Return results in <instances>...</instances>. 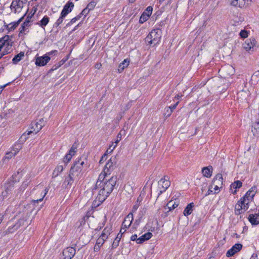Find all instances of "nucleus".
Returning a JSON list of instances; mask_svg holds the SVG:
<instances>
[{
  "instance_id": "obj_1",
  "label": "nucleus",
  "mask_w": 259,
  "mask_h": 259,
  "mask_svg": "<svg viewBox=\"0 0 259 259\" xmlns=\"http://www.w3.org/2000/svg\"><path fill=\"white\" fill-rule=\"evenodd\" d=\"M117 181L116 177H112L106 180L105 183L100 182L96 184L93 189V194L97 193L96 199L101 203L104 201L112 192Z\"/></svg>"
},
{
  "instance_id": "obj_2",
  "label": "nucleus",
  "mask_w": 259,
  "mask_h": 259,
  "mask_svg": "<svg viewBox=\"0 0 259 259\" xmlns=\"http://www.w3.org/2000/svg\"><path fill=\"white\" fill-rule=\"evenodd\" d=\"M161 38V30L159 29L152 30L146 38V41L154 46L157 44Z\"/></svg>"
},
{
  "instance_id": "obj_3",
  "label": "nucleus",
  "mask_w": 259,
  "mask_h": 259,
  "mask_svg": "<svg viewBox=\"0 0 259 259\" xmlns=\"http://www.w3.org/2000/svg\"><path fill=\"white\" fill-rule=\"evenodd\" d=\"M84 164V161L81 158L79 159L77 161L74 162L73 165L71 166L69 172L73 176L77 178L80 172L82 169V165Z\"/></svg>"
},
{
  "instance_id": "obj_4",
  "label": "nucleus",
  "mask_w": 259,
  "mask_h": 259,
  "mask_svg": "<svg viewBox=\"0 0 259 259\" xmlns=\"http://www.w3.org/2000/svg\"><path fill=\"white\" fill-rule=\"evenodd\" d=\"M117 162V159L116 156H112L106 164L103 172L105 174L110 175L111 171L114 169Z\"/></svg>"
},
{
  "instance_id": "obj_5",
  "label": "nucleus",
  "mask_w": 259,
  "mask_h": 259,
  "mask_svg": "<svg viewBox=\"0 0 259 259\" xmlns=\"http://www.w3.org/2000/svg\"><path fill=\"white\" fill-rule=\"evenodd\" d=\"M166 178H167V177L164 176L163 178L161 179L158 182V186H159V192L158 193V197L163 192L165 191V190L170 185V182L168 179H166Z\"/></svg>"
},
{
  "instance_id": "obj_6",
  "label": "nucleus",
  "mask_w": 259,
  "mask_h": 259,
  "mask_svg": "<svg viewBox=\"0 0 259 259\" xmlns=\"http://www.w3.org/2000/svg\"><path fill=\"white\" fill-rule=\"evenodd\" d=\"M76 250L72 247L64 249L62 253L61 259H71L75 254Z\"/></svg>"
},
{
  "instance_id": "obj_7",
  "label": "nucleus",
  "mask_w": 259,
  "mask_h": 259,
  "mask_svg": "<svg viewBox=\"0 0 259 259\" xmlns=\"http://www.w3.org/2000/svg\"><path fill=\"white\" fill-rule=\"evenodd\" d=\"M243 201H244L241 199L235 205V210L236 214H241L247 210L249 208V205H246Z\"/></svg>"
},
{
  "instance_id": "obj_8",
  "label": "nucleus",
  "mask_w": 259,
  "mask_h": 259,
  "mask_svg": "<svg viewBox=\"0 0 259 259\" xmlns=\"http://www.w3.org/2000/svg\"><path fill=\"white\" fill-rule=\"evenodd\" d=\"M234 72V68L231 65H226L219 70V72L224 76V78L233 75Z\"/></svg>"
},
{
  "instance_id": "obj_9",
  "label": "nucleus",
  "mask_w": 259,
  "mask_h": 259,
  "mask_svg": "<svg viewBox=\"0 0 259 259\" xmlns=\"http://www.w3.org/2000/svg\"><path fill=\"white\" fill-rule=\"evenodd\" d=\"M256 41L254 38H250L245 40L243 44V48L247 52L253 51L254 47H255Z\"/></svg>"
},
{
  "instance_id": "obj_10",
  "label": "nucleus",
  "mask_w": 259,
  "mask_h": 259,
  "mask_svg": "<svg viewBox=\"0 0 259 259\" xmlns=\"http://www.w3.org/2000/svg\"><path fill=\"white\" fill-rule=\"evenodd\" d=\"M255 194V188L253 189V188H251L246 192L245 196L242 198H241L244 201L243 202H244V203H245L246 205H249V202L252 201Z\"/></svg>"
},
{
  "instance_id": "obj_11",
  "label": "nucleus",
  "mask_w": 259,
  "mask_h": 259,
  "mask_svg": "<svg viewBox=\"0 0 259 259\" xmlns=\"http://www.w3.org/2000/svg\"><path fill=\"white\" fill-rule=\"evenodd\" d=\"M251 2V0H232L231 5L233 6L245 8L248 7Z\"/></svg>"
},
{
  "instance_id": "obj_12",
  "label": "nucleus",
  "mask_w": 259,
  "mask_h": 259,
  "mask_svg": "<svg viewBox=\"0 0 259 259\" xmlns=\"http://www.w3.org/2000/svg\"><path fill=\"white\" fill-rule=\"evenodd\" d=\"M153 8L151 6L148 7L141 16L139 20L140 23H143L146 21L152 14Z\"/></svg>"
},
{
  "instance_id": "obj_13",
  "label": "nucleus",
  "mask_w": 259,
  "mask_h": 259,
  "mask_svg": "<svg viewBox=\"0 0 259 259\" xmlns=\"http://www.w3.org/2000/svg\"><path fill=\"white\" fill-rule=\"evenodd\" d=\"M50 60V57L46 55L41 57H37L36 58L35 64L38 66H44Z\"/></svg>"
},
{
  "instance_id": "obj_14",
  "label": "nucleus",
  "mask_w": 259,
  "mask_h": 259,
  "mask_svg": "<svg viewBox=\"0 0 259 259\" xmlns=\"http://www.w3.org/2000/svg\"><path fill=\"white\" fill-rule=\"evenodd\" d=\"M45 125V124H41L39 122H32L31 124L32 131H29L27 133V135H29L31 133H34L35 134L37 133Z\"/></svg>"
},
{
  "instance_id": "obj_15",
  "label": "nucleus",
  "mask_w": 259,
  "mask_h": 259,
  "mask_svg": "<svg viewBox=\"0 0 259 259\" xmlns=\"http://www.w3.org/2000/svg\"><path fill=\"white\" fill-rule=\"evenodd\" d=\"M133 220V215L132 214V212H130L125 218L124 221H123L122 226L126 229L128 228L131 225Z\"/></svg>"
},
{
  "instance_id": "obj_16",
  "label": "nucleus",
  "mask_w": 259,
  "mask_h": 259,
  "mask_svg": "<svg viewBox=\"0 0 259 259\" xmlns=\"http://www.w3.org/2000/svg\"><path fill=\"white\" fill-rule=\"evenodd\" d=\"M74 7V4L72 2H68L64 7L62 12L61 14L62 15L66 16L69 13L71 12L72 9Z\"/></svg>"
},
{
  "instance_id": "obj_17",
  "label": "nucleus",
  "mask_w": 259,
  "mask_h": 259,
  "mask_svg": "<svg viewBox=\"0 0 259 259\" xmlns=\"http://www.w3.org/2000/svg\"><path fill=\"white\" fill-rule=\"evenodd\" d=\"M26 219L25 218H21L20 219L17 223L15 224V225H14V226L12 228L9 227V231L10 232H13L15 230H17L19 229L21 226L24 225L25 222L26 221Z\"/></svg>"
},
{
  "instance_id": "obj_18",
  "label": "nucleus",
  "mask_w": 259,
  "mask_h": 259,
  "mask_svg": "<svg viewBox=\"0 0 259 259\" xmlns=\"http://www.w3.org/2000/svg\"><path fill=\"white\" fill-rule=\"evenodd\" d=\"M152 234L150 232L145 233V234L138 238V239L137 240V243L138 244H141L143 243L145 241L148 240L149 239H150L152 237Z\"/></svg>"
},
{
  "instance_id": "obj_19",
  "label": "nucleus",
  "mask_w": 259,
  "mask_h": 259,
  "mask_svg": "<svg viewBox=\"0 0 259 259\" xmlns=\"http://www.w3.org/2000/svg\"><path fill=\"white\" fill-rule=\"evenodd\" d=\"M248 220L252 225H257L259 224V212L256 214H251L248 217Z\"/></svg>"
},
{
  "instance_id": "obj_20",
  "label": "nucleus",
  "mask_w": 259,
  "mask_h": 259,
  "mask_svg": "<svg viewBox=\"0 0 259 259\" xmlns=\"http://www.w3.org/2000/svg\"><path fill=\"white\" fill-rule=\"evenodd\" d=\"M212 169L213 168L211 166L203 167L202 169V173L203 176L206 178H210L212 175Z\"/></svg>"
},
{
  "instance_id": "obj_21",
  "label": "nucleus",
  "mask_w": 259,
  "mask_h": 259,
  "mask_svg": "<svg viewBox=\"0 0 259 259\" xmlns=\"http://www.w3.org/2000/svg\"><path fill=\"white\" fill-rule=\"evenodd\" d=\"M249 93L242 90L237 94V99L240 101H246L248 97Z\"/></svg>"
},
{
  "instance_id": "obj_22",
  "label": "nucleus",
  "mask_w": 259,
  "mask_h": 259,
  "mask_svg": "<svg viewBox=\"0 0 259 259\" xmlns=\"http://www.w3.org/2000/svg\"><path fill=\"white\" fill-rule=\"evenodd\" d=\"M223 176L221 174H218L213 178L212 184L222 186L223 184Z\"/></svg>"
},
{
  "instance_id": "obj_23",
  "label": "nucleus",
  "mask_w": 259,
  "mask_h": 259,
  "mask_svg": "<svg viewBox=\"0 0 259 259\" xmlns=\"http://www.w3.org/2000/svg\"><path fill=\"white\" fill-rule=\"evenodd\" d=\"M194 207L193 202L189 203L184 210L183 213L185 216H188L191 214L193 211V208Z\"/></svg>"
},
{
  "instance_id": "obj_24",
  "label": "nucleus",
  "mask_w": 259,
  "mask_h": 259,
  "mask_svg": "<svg viewBox=\"0 0 259 259\" xmlns=\"http://www.w3.org/2000/svg\"><path fill=\"white\" fill-rule=\"evenodd\" d=\"M76 178H77V177L73 176V175H71V174H70L69 172L68 176L67 178H66V179H65L64 184L65 185H67V186L70 185V186L73 184L74 181Z\"/></svg>"
},
{
  "instance_id": "obj_25",
  "label": "nucleus",
  "mask_w": 259,
  "mask_h": 259,
  "mask_svg": "<svg viewBox=\"0 0 259 259\" xmlns=\"http://www.w3.org/2000/svg\"><path fill=\"white\" fill-rule=\"evenodd\" d=\"M9 36L8 35H6L4 37L0 38V51H1L3 47L5 46H9Z\"/></svg>"
},
{
  "instance_id": "obj_26",
  "label": "nucleus",
  "mask_w": 259,
  "mask_h": 259,
  "mask_svg": "<svg viewBox=\"0 0 259 259\" xmlns=\"http://www.w3.org/2000/svg\"><path fill=\"white\" fill-rule=\"evenodd\" d=\"M111 231V227H107L104 228L100 236L104 238V239H107L108 238V236L110 234Z\"/></svg>"
},
{
  "instance_id": "obj_27",
  "label": "nucleus",
  "mask_w": 259,
  "mask_h": 259,
  "mask_svg": "<svg viewBox=\"0 0 259 259\" xmlns=\"http://www.w3.org/2000/svg\"><path fill=\"white\" fill-rule=\"evenodd\" d=\"M24 57V53L21 52L20 53L16 55L14 58L12 59V62L13 64H17L23 57Z\"/></svg>"
},
{
  "instance_id": "obj_28",
  "label": "nucleus",
  "mask_w": 259,
  "mask_h": 259,
  "mask_svg": "<svg viewBox=\"0 0 259 259\" xmlns=\"http://www.w3.org/2000/svg\"><path fill=\"white\" fill-rule=\"evenodd\" d=\"M129 64V61L127 59H125L119 65L118 71L119 72L123 71L124 68L127 67Z\"/></svg>"
},
{
  "instance_id": "obj_29",
  "label": "nucleus",
  "mask_w": 259,
  "mask_h": 259,
  "mask_svg": "<svg viewBox=\"0 0 259 259\" xmlns=\"http://www.w3.org/2000/svg\"><path fill=\"white\" fill-rule=\"evenodd\" d=\"M63 170V167L62 165H58L54 170L52 176L53 177H57L60 173Z\"/></svg>"
},
{
  "instance_id": "obj_30",
  "label": "nucleus",
  "mask_w": 259,
  "mask_h": 259,
  "mask_svg": "<svg viewBox=\"0 0 259 259\" xmlns=\"http://www.w3.org/2000/svg\"><path fill=\"white\" fill-rule=\"evenodd\" d=\"M179 203L177 202L176 200L169 201L167 204V206L169 208V210H171L172 209H175V208L177 207Z\"/></svg>"
},
{
  "instance_id": "obj_31",
  "label": "nucleus",
  "mask_w": 259,
  "mask_h": 259,
  "mask_svg": "<svg viewBox=\"0 0 259 259\" xmlns=\"http://www.w3.org/2000/svg\"><path fill=\"white\" fill-rule=\"evenodd\" d=\"M29 26V24H28V20H25L21 27V30L20 31L19 35H20V34L24 33L25 31L26 30V29L28 28Z\"/></svg>"
},
{
  "instance_id": "obj_32",
  "label": "nucleus",
  "mask_w": 259,
  "mask_h": 259,
  "mask_svg": "<svg viewBox=\"0 0 259 259\" xmlns=\"http://www.w3.org/2000/svg\"><path fill=\"white\" fill-rule=\"evenodd\" d=\"M23 17H21L18 21L16 22L11 23L9 24V29L10 30H14L19 24L20 22H21Z\"/></svg>"
},
{
  "instance_id": "obj_33",
  "label": "nucleus",
  "mask_w": 259,
  "mask_h": 259,
  "mask_svg": "<svg viewBox=\"0 0 259 259\" xmlns=\"http://www.w3.org/2000/svg\"><path fill=\"white\" fill-rule=\"evenodd\" d=\"M121 237H122L121 235H119V234H118V235H117V237H116V238L115 239V240H114V241L112 243V248H115L118 246L119 242L121 239Z\"/></svg>"
},
{
  "instance_id": "obj_34",
  "label": "nucleus",
  "mask_w": 259,
  "mask_h": 259,
  "mask_svg": "<svg viewBox=\"0 0 259 259\" xmlns=\"http://www.w3.org/2000/svg\"><path fill=\"white\" fill-rule=\"evenodd\" d=\"M108 175V174H105L104 172L103 173H101L99 176V178L96 182V184H98L99 181L100 182L105 183L106 180H108L107 178H106Z\"/></svg>"
},
{
  "instance_id": "obj_35",
  "label": "nucleus",
  "mask_w": 259,
  "mask_h": 259,
  "mask_svg": "<svg viewBox=\"0 0 259 259\" xmlns=\"http://www.w3.org/2000/svg\"><path fill=\"white\" fill-rule=\"evenodd\" d=\"M49 22V18L48 16H45L40 21V25L43 27L46 26L48 24Z\"/></svg>"
},
{
  "instance_id": "obj_36",
  "label": "nucleus",
  "mask_w": 259,
  "mask_h": 259,
  "mask_svg": "<svg viewBox=\"0 0 259 259\" xmlns=\"http://www.w3.org/2000/svg\"><path fill=\"white\" fill-rule=\"evenodd\" d=\"M251 81L252 83H255L259 81V72H256L251 76Z\"/></svg>"
},
{
  "instance_id": "obj_37",
  "label": "nucleus",
  "mask_w": 259,
  "mask_h": 259,
  "mask_svg": "<svg viewBox=\"0 0 259 259\" xmlns=\"http://www.w3.org/2000/svg\"><path fill=\"white\" fill-rule=\"evenodd\" d=\"M242 185V183L240 181H236L231 184V187H233L234 189H237L240 188Z\"/></svg>"
},
{
  "instance_id": "obj_38",
  "label": "nucleus",
  "mask_w": 259,
  "mask_h": 259,
  "mask_svg": "<svg viewBox=\"0 0 259 259\" xmlns=\"http://www.w3.org/2000/svg\"><path fill=\"white\" fill-rule=\"evenodd\" d=\"M16 155V153H14L13 151H11L10 152H7L5 157H4V159H11L12 157H13V156H15Z\"/></svg>"
},
{
  "instance_id": "obj_39",
  "label": "nucleus",
  "mask_w": 259,
  "mask_h": 259,
  "mask_svg": "<svg viewBox=\"0 0 259 259\" xmlns=\"http://www.w3.org/2000/svg\"><path fill=\"white\" fill-rule=\"evenodd\" d=\"M65 17H66L65 16H64V15L63 16L62 14H61V16L59 17L58 19L57 20L55 24V25L56 27L59 26L63 22V20Z\"/></svg>"
},
{
  "instance_id": "obj_40",
  "label": "nucleus",
  "mask_w": 259,
  "mask_h": 259,
  "mask_svg": "<svg viewBox=\"0 0 259 259\" xmlns=\"http://www.w3.org/2000/svg\"><path fill=\"white\" fill-rule=\"evenodd\" d=\"M123 132V133H125V131L124 130H121L117 135V139L115 141V143H116V145L114 146L113 147V149L115 148V147L116 146V145H117L118 143L121 140V137H122V134L121 133Z\"/></svg>"
},
{
  "instance_id": "obj_41",
  "label": "nucleus",
  "mask_w": 259,
  "mask_h": 259,
  "mask_svg": "<svg viewBox=\"0 0 259 259\" xmlns=\"http://www.w3.org/2000/svg\"><path fill=\"white\" fill-rule=\"evenodd\" d=\"M242 247V245L240 243L235 244L233 247L232 248L236 251V252L240 251Z\"/></svg>"
},
{
  "instance_id": "obj_42",
  "label": "nucleus",
  "mask_w": 259,
  "mask_h": 259,
  "mask_svg": "<svg viewBox=\"0 0 259 259\" xmlns=\"http://www.w3.org/2000/svg\"><path fill=\"white\" fill-rule=\"evenodd\" d=\"M22 148V146L20 144L15 145L13 149L12 150L14 153H16V155L19 152V150Z\"/></svg>"
},
{
  "instance_id": "obj_43",
  "label": "nucleus",
  "mask_w": 259,
  "mask_h": 259,
  "mask_svg": "<svg viewBox=\"0 0 259 259\" xmlns=\"http://www.w3.org/2000/svg\"><path fill=\"white\" fill-rule=\"evenodd\" d=\"M76 149V146H75L74 144H73L70 150H69V153H68V155H70V157H72L73 155H74L75 153V149Z\"/></svg>"
},
{
  "instance_id": "obj_44",
  "label": "nucleus",
  "mask_w": 259,
  "mask_h": 259,
  "mask_svg": "<svg viewBox=\"0 0 259 259\" xmlns=\"http://www.w3.org/2000/svg\"><path fill=\"white\" fill-rule=\"evenodd\" d=\"M106 240V239H104V238L101 236H100L97 240L96 244H97V245L101 246L104 243V242Z\"/></svg>"
},
{
  "instance_id": "obj_45",
  "label": "nucleus",
  "mask_w": 259,
  "mask_h": 259,
  "mask_svg": "<svg viewBox=\"0 0 259 259\" xmlns=\"http://www.w3.org/2000/svg\"><path fill=\"white\" fill-rule=\"evenodd\" d=\"M97 4V2H95L94 0L90 2L87 6L88 9H89L90 10H93L95 7L96 6Z\"/></svg>"
},
{
  "instance_id": "obj_46",
  "label": "nucleus",
  "mask_w": 259,
  "mask_h": 259,
  "mask_svg": "<svg viewBox=\"0 0 259 259\" xmlns=\"http://www.w3.org/2000/svg\"><path fill=\"white\" fill-rule=\"evenodd\" d=\"M47 192H48V189L47 188H46L44 190V194L42 195L41 198H40L39 199H37L36 200H33L32 201L33 202H38L39 201H41L43 200L45 196H46Z\"/></svg>"
},
{
  "instance_id": "obj_47",
  "label": "nucleus",
  "mask_w": 259,
  "mask_h": 259,
  "mask_svg": "<svg viewBox=\"0 0 259 259\" xmlns=\"http://www.w3.org/2000/svg\"><path fill=\"white\" fill-rule=\"evenodd\" d=\"M248 32L246 30H241L239 33V35L241 38H245L248 36Z\"/></svg>"
},
{
  "instance_id": "obj_48",
  "label": "nucleus",
  "mask_w": 259,
  "mask_h": 259,
  "mask_svg": "<svg viewBox=\"0 0 259 259\" xmlns=\"http://www.w3.org/2000/svg\"><path fill=\"white\" fill-rule=\"evenodd\" d=\"M172 112V110L170 109V107H166L165 109L164 115L166 117L169 116Z\"/></svg>"
},
{
  "instance_id": "obj_49",
  "label": "nucleus",
  "mask_w": 259,
  "mask_h": 259,
  "mask_svg": "<svg viewBox=\"0 0 259 259\" xmlns=\"http://www.w3.org/2000/svg\"><path fill=\"white\" fill-rule=\"evenodd\" d=\"M236 252L235 250L232 248V247L226 253V255L228 257H230L233 256Z\"/></svg>"
},
{
  "instance_id": "obj_50",
  "label": "nucleus",
  "mask_w": 259,
  "mask_h": 259,
  "mask_svg": "<svg viewBox=\"0 0 259 259\" xmlns=\"http://www.w3.org/2000/svg\"><path fill=\"white\" fill-rule=\"evenodd\" d=\"M211 185H213L212 189L214 190V194H217L219 192V189L220 187H221L220 185H215V184H211Z\"/></svg>"
},
{
  "instance_id": "obj_51",
  "label": "nucleus",
  "mask_w": 259,
  "mask_h": 259,
  "mask_svg": "<svg viewBox=\"0 0 259 259\" xmlns=\"http://www.w3.org/2000/svg\"><path fill=\"white\" fill-rule=\"evenodd\" d=\"M90 10L89 9H88L87 7H86L85 9H84L82 12H81L80 13V15L82 16V15H84V16H86L90 12Z\"/></svg>"
},
{
  "instance_id": "obj_52",
  "label": "nucleus",
  "mask_w": 259,
  "mask_h": 259,
  "mask_svg": "<svg viewBox=\"0 0 259 259\" xmlns=\"http://www.w3.org/2000/svg\"><path fill=\"white\" fill-rule=\"evenodd\" d=\"M107 159V153H104V154L101 157L99 163L100 164L103 163Z\"/></svg>"
},
{
  "instance_id": "obj_53",
  "label": "nucleus",
  "mask_w": 259,
  "mask_h": 259,
  "mask_svg": "<svg viewBox=\"0 0 259 259\" xmlns=\"http://www.w3.org/2000/svg\"><path fill=\"white\" fill-rule=\"evenodd\" d=\"M72 158L71 157H70V155L66 154V156H65V157L64 158V162L65 163H68L70 160Z\"/></svg>"
},
{
  "instance_id": "obj_54",
  "label": "nucleus",
  "mask_w": 259,
  "mask_h": 259,
  "mask_svg": "<svg viewBox=\"0 0 259 259\" xmlns=\"http://www.w3.org/2000/svg\"><path fill=\"white\" fill-rule=\"evenodd\" d=\"M212 187H213V185H211L210 186L207 193L205 194V196H207V195H208L210 194L211 193H212L213 192Z\"/></svg>"
},
{
  "instance_id": "obj_55",
  "label": "nucleus",
  "mask_w": 259,
  "mask_h": 259,
  "mask_svg": "<svg viewBox=\"0 0 259 259\" xmlns=\"http://www.w3.org/2000/svg\"><path fill=\"white\" fill-rule=\"evenodd\" d=\"M139 206V205L138 203L135 204L133 207L132 211L131 212L133 213V212L136 211L138 209Z\"/></svg>"
},
{
  "instance_id": "obj_56",
  "label": "nucleus",
  "mask_w": 259,
  "mask_h": 259,
  "mask_svg": "<svg viewBox=\"0 0 259 259\" xmlns=\"http://www.w3.org/2000/svg\"><path fill=\"white\" fill-rule=\"evenodd\" d=\"M76 21V19H75L74 18H72L70 21L66 25V26H70L75 23Z\"/></svg>"
},
{
  "instance_id": "obj_57",
  "label": "nucleus",
  "mask_w": 259,
  "mask_h": 259,
  "mask_svg": "<svg viewBox=\"0 0 259 259\" xmlns=\"http://www.w3.org/2000/svg\"><path fill=\"white\" fill-rule=\"evenodd\" d=\"M126 228L122 226L120 229L119 233V235H122L126 231Z\"/></svg>"
},
{
  "instance_id": "obj_58",
  "label": "nucleus",
  "mask_w": 259,
  "mask_h": 259,
  "mask_svg": "<svg viewBox=\"0 0 259 259\" xmlns=\"http://www.w3.org/2000/svg\"><path fill=\"white\" fill-rule=\"evenodd\" d=\"M138 239L137 235L136 234H134L132 235L131 237V240L132 241H136Z\"/></svg>"
},
{
  "instance_id": "obj_59",
  "label": "nucleus",
  "mask_w": 259,
  "mask_h": 259,
  "mask_svg": "<svg viewBox=\"0 0 259 259\" xmlns=\"http://www.w3.org/2000/svg\"><path fill=\"white\" fill-rule=\"evenodd\" d=\"M33 15H34V13H33V14H31V15H29L27 17V18H26V20H28V24H29V23H30V21H31V18H32V17L33 16Z\"/></svg>"
},
{
  "instance_id": "obj_60",
  "label": "nucleus",
  "mask_w": 259,
  "mask_h": 259,
  "mask_svg": "<svg viewBox=\"0 0 259 259\" xmlns=\"http://www.w3.org/2000/svg\"><path fill=\"white\" fill-rule=\"evenodd\" d=\"M179 103V102L178 101L174 105L169 106L168 107H170V109H171L173 111L176 108V107L178 105Z\"/></svg>"
},
{
  "instance_id": "obj_61",
  "label": "nucleus",
  "mask_w": 259,
  "mask_h": 259,
  "mask_svg": "<svg viewBox=\"0 0 259 259\" xmlns=\"http://www.w3.org/2000/svg\"><path fill=\"white\" fill-rule=\"evenodd\" d=\"M57 51L56 50H54V51H51L50 52H48L47 53L46 55V56H49L50 55H53V54L55 53H57Z\"/></svg>"
},
{
  "instance_id": "obj_62",
  "label": "nucleus",
  "mask_w": 259,
  "mask_h": 259,
  "mask_svg": "<svg viewBox=\"0 0 259 259\" xmlns=\"http://www.w3.org/2000/svg\"><path fill=\"white\" fill-rule=\"evenodd\" d=\"M100 247H101V246L97 245V244H96V245H95V247H94V250L95 251H97L99 250Z\"/></svg>"
},
{
  "instance_id": "obj_63",
  "label": "nucleus",
  "mask_w": 259,
  "mask_h": 259,
  "mask_svg": "<svg viewBox=\"0 0 259 259\" xmlns=\"http://www.w3.org/2000/svg\"><path fill=\"white\" fill-rule=\"evenodd\" d=\"M250 259H257V255L256 253H253Z\"/></svg>"
},
{
  "instance_id": "obj_64",
  "label": "nucleus",
  "mask_w": 259,
  "mask_h": 259,
  "mask_svg": "<svg viewBox=\"0 0 259 259\" xmlns=\"http://www.w3.org/2000/svg\"><path fill=\"white\" fill-rule=\"evenodd\" d=\"M8 84H9V83H7V84H6L5 85H1L0 86V94H1V93H2V91H3V90L4 89V88H5L7 86V85H8Z\"/></svg>"
}]
</instances>
